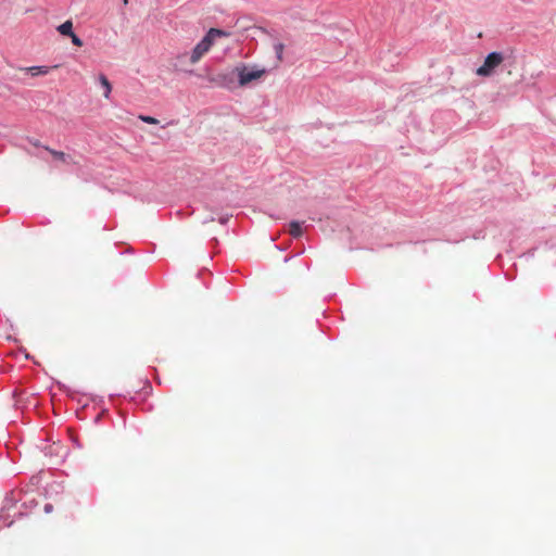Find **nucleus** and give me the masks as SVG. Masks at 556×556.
<instances>
[{"instance_id":"f257e3e1","label":"nucleus","mask_w":556,"mask_h":556,"mask_svg":"<svg viewBox=\"0 0 556 556\" xmlns=\"http://www.w3.org/2000/svg\"><path fill=\"white\" fill-rule=\"evenodd\" d=\"M228 37V34L218 28H211L206 35L192 49L188 62L194 65L211 50V48L222 38Z\"/></svg>"},{"instance_id":"f03ea898","label":"nucleus","mask_w":556,"mask_h":556,"mask_svg":"<svg viewBox=\"0 0 556 556\" xmlns=\"http://www.w3.org/2000/svg\"><path fill=\"white\" fill-rule=\"evenodd\" d=\"M216 86L236 89L243 86V67L236 66L208 78Z\"/></svg>"},{"instance_id":"7ed1b4c3","label":"nucleus","mask_w":556,"mask_h":556,"mask_svg":"<svg viewBox=\"0 0 556 556\" xmlns=\"http://www.w3.org/2000/svg\"><path fill=\"white\" fill-rule=\"evenodd\" d=\"M504 60L505 56L502 52H491L485 56L483 64L476 70V74L480 77H490Z\"/></svg>"},{"instance_id":"20e7f679","label":"nucleus","mask_w":556,"mask_h":556,"mask_svg":"<svg viewBox=\"0 0 556 556\" xmlns=\"http://www.w3.org/2000/svg\"><path fill=\"white\" fill-rule=\"evenodd\" d=\"M266 73L267 71L264 67L261 68L258 66H245V85L262 78Z\"/></svg>"},{"instance_id":"39448f33","label":"nucleus","mask_w":556,"mask_h":556,"mask_svg":"<svg viewBox=\"0 0 556 556\" xmlns=\"http://www.w3.org/2000/svg\"><path fill=\"white\" fill-rule=\"evenodd\" d=\"M58 67H59V65H53V66L38 65V66L23 67V68H21V71L30 74L33 77H37V76L48 75L51 70L58 68Z\"/></svg>"},{"instance_id":"423d86ee","label":"nucleus","mask_w":556,"mask_h":556,"mask_svg":"<svg viewBox=\"0 0 556 556\" xmlns=\"http://www.w3.org/2000/svg\"><path fill=\"white\" fill-rule=\"evenodd\" d=\"M206 210H208L210 212H208V214L203 215V217H202L203 224L213 223L216 219L215 215L217 216V219L220 224L227 223L228 217L222 215L217 210L210 208L208 206H206Z\"/></svg>"},{"instance_id":"0eeeda50","label":"nucleus","mask_w":556,"mask_h":556,"mask_svg":"<svg viewBox=\"0 0 556 556\" xmlns=\"http://www.w3.org/2000/svg\"><path fill=\"white\" fill-rule=\"evenodd\" d=\"M265 35V29L258 26H248L245 25V39L250 38L252 40L256 39L257 37H262Z\"/></svg>"},{"instance_id":"6e6552de","label":"nucleus","mask_w":556,"mask_h":556,"mask_svg":"<svg viewBox=\"0 0 556 556\" xmlns=\"http://www.w3.org/2000/svg\"><path fill=\"white\" fill-rule=\"evenodd\" d=\"M42 148H43L45 150H47V151H48V152H49V153H50L54 159H56V160H60V161H62V162H64V163H73V164H76V162H75V161H73V160H72V157H71L70 155L65 154V153H64V152H62V151H56V150L51 149V148H49V147H47V146H43Z\"/></svg>"},{"instance_id":"1a4fd4ad","label":"nucleus","mask_w":556,"mask_h":556,"mask_svg":"<svg viewBox=\"0 0 556 556\" xmlns=\"http://www.w3.org/2000/svg\"><path fill=\"white\" fill-rule=\"evenodd\" d=\"M98 80H99L101 87L103 88V97L105 99H109L110 94L112 92V85H111L110 80L108 79V77L104 74H100L98 76Z\"/></svg>"},{"instance_id":"9d476101","label":"nucleus","mask_w":556,"mask_h":556,"mask_svg":"<svg viewBox=\"0 0 556 556\" xmlns=\"http://www.w3.org/2000/svg\"><path fill=\"white\" fill-rule=\"evenodd\" d=\"M56 30L62 35L68 37L73 35V22L71 20L65 21L56 27Z\"/></svg>"},{"instance_id":"9b49d317","label":"nucleus","mask_w":556,"mask_h":556,"mask_svg":"<svg viewBox=\"0 0 556 556\" xmlns=\"http://www.w3.org/2000/svg\"><path fill=\"white\" fill-rule=\"evenodd\" d=\"M289 233L294 238L301 237L303 233L301 224L295 220L291 222L289 225Z\"/></svg>"},{"instance_id":"f8f14e48","label":"nucleus","mask_w":556,"mask_h":556,"mask_svg":"<svg viewBox=\"0 0 556 556\" xmlns=\"http://www.w3.org/2000/svg\"><path fill=\"white\" fill-rule=\"evenodd\" d=\"M274 48H275V52L277 54L278 61H282V53H283V49H285L283 43H280V42L276 43Z\"/></svg>"},{"instance_id":"ddd939ff","label":"nucleus","mask_w":556,"mask_h":556,"mask_svg":"<svg viewBox=\"0 0 556 556\" xmlns=\"http://www.w3.org/2000/svg\"><path fill=\"white\" fill-rule=\"evenodd\" d=\"M139 119H141L142 122H144L147 124H153V125L159 124V121L156 118H154L152 116H148V115H140Z\"/></svg>"},{"instance_id":"4468645a","label":"nucleus","mask_w":556,"mask_h":556,"mask_svg":"<svg viewBox=\"0 0 556 556\" xmlns=\"http://www.w3.org/2000/svg\"><path fill=\"white\" fill-rule=\"evenodd\" d=\"M72 40V43L76 47H83L84 42L83 40L75 34L68 36Z\"/></svg>"},{"instance_id":"2eb2a0df","label":"nucleus","mask_w":556,"mask_h":556,"mask_svg":"<svg viewBox=\"0 0 556 556\" xmlns=\"http://www.w3.org/2000/svg\"><path fill=\"white\" fill-rule=\"evenodd\" d=\"M30 143L34 146V147H41L40 142L38 140H30Z\"/></svg>"},{"instance_id":"dca6fc26","label":"nucleus","mask_w":556,"mask_h":556,"mask_svg":"<svg viewBox=\"0 0 556 556\" xmlns=\"http://www.w3.org/2000/svg\"><path fill=\"white\" fill-rule=\"evenodd\" d=\"M186 58H187V55H186V54H181V55H179V56H178V60H179L181 63H184V62H185V60H186Z\"/></svg>"}]
</instances>
